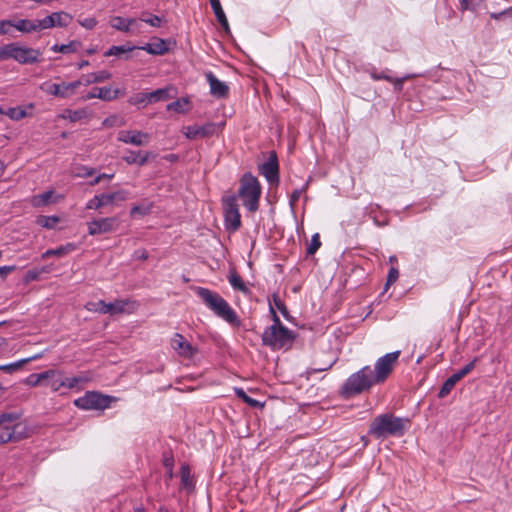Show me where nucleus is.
<instances>
[{"mask_svg": "<svg viewBox=\"0 0 512 512\" xmlns=\"http://www.w3.org/2000/svg\"><path fill=\"white\" fill-rule=\"evenodd\" d=\"M82 85L81 80H76L73 82H61V83H44L41 86V89L52 96L59 98H69L73 96L76 92V89Z\"/></svg>", "mask_w": 512, "mask_h": 512, "instance_id": "nucleus-10", "label": "nucleus"}, {"mask_svg": "<svg viewBox=\"0 0 512 512\" xmlns=\"http://www.w3.org/2000/svg\"><path fill=\"white\" fill-rule=\"evenodd\" d=\"M72 20V16L64 11L54 12L45 18L38 20L40 30L49 29L53 27H67Z\"/></svg>", "mask_w": 512, "mask_h": 512, "instance_id": "nucleus-17", "label": "nucleus"}, {"mask_svg": "<svg viewBox=\"0 0 512 512\" xmlns=\"http://www.w3.org/2000/svg\"><path fill=\"white\" fill-rule=\"evenodd\" d=\"M128 102L138 107H145L147 104L151 103L149 93L145 92L135 94L134 96L129 98Z\"/></svg>", "mask_w": 512, "mask_h": 512, "instance_id": "nucleus-40", "label": "nucleus"}, {"mask_svg": "<svg viewBox=\"0 0 512 512\" xmlns=\"http://www.w3.org/2000/svg\"><path fill=\"white\" fill-rule=\"evenodd\" d=\"M128 196L129 192L126 190H118L112 193L98 194L87 202L86 208L90 210H98L108 204L126 201Z\"/></svg>", "mask_w": 512, "mask_h": 512, "instance_id": "nucleus-9", "label": "nucleus"}, {"mask_svg": "<svg viewBox=\"0 0 512 512\" xmlns=\"http://www.w3.org/2000/svg\"><path fill=\"white\" fill-rule=\"evenodd\" d=\"M273 303L275 305V307L283 314L285 315L287 313V309H286V306L284 304V302L277 296V295H274L273 296Z\"/></svg>", "mask_w": 512, "mask_h": 512, "instance_id": "nucleus-59", "label": "nucleus"}, {"mask_svg": "<svg viewBox=\"0 0 512 512\" xmlns=\"http://www.w3.org/2000/svg\"><path fill=\"white\" fill-rule=\"evenodd\" d=\"M181 485L186 490H192L194 488V479L191 475L190 468L188 465H182L180 469Z\"/></svg>", "mask_w": 512, "mask_h": 512, "instance_id": "nucleus-33", "label": "nucleus"}, {"mask_svg": "<svg viewBox=\"0 0 512 512\" xmlns=\"http://www.w3.org/2000/svg\"><path fill=\"white\" fill-rule=\"evenodd\" d=\"M13 27V21L11 20H0V35H6L10 33V29Z\"/></svg>", "mask_w": 512, "mask_h": 512, "instance_id": "nucleus-57", "label": "nucleus"}, {"mask_svg": "<svg viewBox=\"0 0 512 512\" xmlns=\"http://www.w3.org/2000/svg\"><path fill=\"white\" fill-rule=\"evenodd\" d=\"M20 416L16 413L0 414V445L21 438Z\"/></svg>", "mask_w": 512, "mask_h": 512, "instance_id": "nucleus-6", "label": "nucleus"}, {"mask_svg": "<svg viewBox=\"0 0 512 512\" xmlns=\"http://www.w3.org/2000/svg\"><path fill=\"white\" fill-rule=\"evenodd\" d=\"M53 195H54V191L53 190L46 191V192H44L42 194L34 195L30 199V204L33 207L47 206L51 202H55L56 201V200H52Z\"/></svg>", "mask_w": 512, "mask_h": 512, "instance_id": "nucleus-30", "label": "nucleus"}, {"mask_svg": "<svg viewBox=\"0 0 512 512\" xmlns=\"http://www.w3.org/2000/svg\"><path fill=\"white\" fill-rule=\"evenodd\" d=\"M189 104L188 99L181 98L167 105V110L175 111L177 113L187 112V106Z\"/></svg>", "mask_w": 512, "mask_h": 512, "instance_id": "nucleus-42", "label": "nucleus"}, {"mask_svg": "<svg viewBox=\"0 0 512 512\" xmlns=\"http://www.w3.org/2000/svg\"><path fill=\"white\" fill-rule=\"evenodd\" d=\"M110 25L112 28L129 33L138 27L137 20L134 18H123L121 16H114L110 19Z\"/></svg>", "mask_w": 512, "mask_h": 512, "instance_id": "nucleus-23", "label": "nucleus"}, {"mask_svg": "<svg viewBox=\"0 0 512 512\" xmlns=\"http://www.w3.org/2000/svg\"><path fill=\"white\" fill-rule=\"evenodd\" d=\"M15 270V266H2L0 267V276L5 278L9 273Z\"/></svg>", "mask_w": 512, "mask_h": 512, "instance_id": "nucleus-62", "label": "nucleus"}, {"mask_svg": "<svg viewBox=\"0 0 512 512\" xmlns=\"http://www.w3.org/2000/svg\"><path fill=\"white\" fill-rule=\"evenodd\" d=\"M75 249H76V246L74 244L68 243V244H66L64 246H61L59 248L47 250L45 253H43L42 257L43 258H47V257H50V256L61 257L63 255H66V254L74 251Z\"/></svg>", "mask_w": 512, "mask_h": 512, "instance_id": "nucleus-36", "label": "nucleus"}, {"mask_svg": "<svg viewBox=\"0 0 512 512\" xmlns=\"http://www.w3.org/2000/svg\"><path fill=\"white\" fill-rule=\"evenodd\" d=\"M95 173V170L92 167L81 166L78 169V172L75 173L77 177H90Z\"/></svg>", "mask_w": 512, "mask_h": 512, "instance_id": "nucleus-56", "label": "nucleus"}, {"mask_svg": "<svg viewBox=\"0 0 512 512\" xmlns=\"http://www.w3.org/2000/svg\"><path fill=\"white\" fill-rule=\"evenodd\" d=\"M141 49L151 55H163L168 52L169 47L167 41L163 39H157L153 42L147 43L141 47Z\"/></svg>", "mask_w": 512, "mask_h": 512, "instance_id": "nucleus-26", "label": "nucleus"}, {"mask_svg": "<svg viewBox=\"0 0 512 512\" xmlns=\"http://www.w3.org/2000/svg\"><path fill=\"white\" fill-rule=\"evenodd\" d=\"M273 324L265 329L262 334V342L264 345L271 347L273 350H279L289 346L294 336L292 331L285 327L274 308L270 306Z\"/></svg>", "mask_w": 512, "mask_h": 512, "instance_id": "nucleus-3", "label": "nucleus"}, {"mask_svg": "<svg viewBox=\"0 0 512 512\" xmlns=\"http://www.w3.org/2000/svg\"><path fill=\"white\" fill-rule=\"evenodd\" d=\"M236 395L241 398L245 403L249 404L252 407H257L259 402L251 397H249L241 388L235 389Z\"/></svg>", "mask_w": 512, "mask_h": 512, "instance_id": "nucleus-48", "label": "nucleus"}, {"mask_svg": "<svg viewBox=\"0 0 512 512\" xmlns=\"http://www.w3.org/2000/svg\"><path fill=\"white\" fill-rule=\"evenodd\" d=\"M27 278L29 280H36L38 278V272L36 271H29L27 274Z\"/></svg>", "mask_w": 512, "mask_h": 512, "instance_id": "nucleus-63", "label": "nucleus"}, {"mask_svg": "<svg viewBox=\"0 0 512 512\" xmlns=\"http://www.w3.org/2000/svg\"><path fill=\"white\" fill-rule=\"evenodd\" d=\"M260 172L269 183H274L278 181L279 169L275 154L271 155L269 160L260 166Z\"/></svg>", "mask_w": 512, "mask_h": 512, "instance_id": "nucleus-21", "label": "nucleus"}, {"mask_svg": "<svg viewBox=\"0 0 512 512\" xmlns=\"http://www.w3.org/2000/svg\"><path fill=\"white\" fill-rule=\"evenodd\" d=\"M40 357H41V355L37 354V355H34V356L30 357V358L22 359L20 361L14 362V363L0 365V371L6 372V373H10V374L14 373L17 370H19L23 366V364L28 363V362H30L32 360H36V359H38Z\"/></svg>", "mask_w": 512, "mask_h": 512, "instance_id": "nucleus-34", "label": "nucleus"}, {"mask_svg": "<svg viewBox=\"0 0 512 512\" xmlns=\"http://www.w3.org/2000/svg\"><path fill=\"white\" fill-rule=\"evenodd\" d=\"M164 159L170 162H174L178 160V156L176 154H168L164 157Z\"/></svg>", "mask_w": 512, "mask_h": 512, "instance_id": "nucleus-64", "label": "nucleus"}, {"mask_svg": "<svg viewBox=\"0 0 512 512\" xmlns=\"http://www.w3.org/2000/svg\"><path fill=\"white\" fill-rule=\"evenodd\" d=\"M102 125L104 127L122 126L124 125V121L117 115H111L103 120Z\"/></svg>", "mask_w": 512, "mask_h": 512, "instance_id": "nucleus-47", "label": "nucleus"}, {"mask_svg": "<svg viewBox=\"0 0 512 512\" xmlns=\"http://www.w3.org/2000/svg\"><path fill=\"white\" fill-rule=\"evenodd\" d=\"M41 380H46V379H52L56 376H62V372L61 371H58V370H55V369H49V370H46L44 372H41V373H38Z\"/></svg>", "mask_w": 512, "mask_h": 512, "instance_id": "nucleus-53", "label": "nucleus"}, {"mask_svg": "<svg viewBox=\"0 0 512 512\" xmlns=\"http://www.w3.org/2000/svg\"><path fill=\"white\" fill-rule=\"evenodd\" d=\"M408 423V419L385 413L374 418L369 426L368 433L376 439L401 437L404 435Z\"/></svg>", "mask_w": 512, "mask_h": 512, "instance_id": "nucleus-2", "label": "nucleus"}, {"mask_svg": "<svg viewBox=\"0 0 512 512\" xmlns=\"http://www.w3.org/2000/svg\"><path fill=\"white\" fill-rule=\"evenodd\" d=\"M112 77L111 73L107 70H101L97 72L89 73L83 76L80 80L82 84L88 86L95 83H102L109 80Z\"/></svg>", "mask_w": 512, "mask_h": 512, "instance_id": "nucleus-27", "label": "nucleus"}, {"mask_svg": "<svg viewBox=\"0 0 512 512\" xmlns=\"http://www.w3.org/2000/svg\"><path fill=\"white\" fill-rule=\"evenodd\" d=\"M195 292L213 314L231 325L240 327L241 320L231 305L217 292L204 287H196Z\"/></svg>", "mask_w": 512, "mask_h": 512, "instance_id": "nucleus-1", "label": "nucleus"}, {"mask_svg": "<svg viewBox=\"0 0 512 512\" xmlns=\"http://www.w3.org/2000/svg\"><path fill=\"white\" fill-rule=\"evenodd\" d=\"M398 277H399L398 269L394 268V267H391L389 272H388L387 281H386V287L394 284L397 281Z\"/></svg>", "mask_w": 512, "mask_h": 512, "instance_id": "nucleus-54", "label": "nucleus"}, {"mask_svg": "<svg viewBox=\"0 0 512 512\" xmlns=\"http://www.w3.org/2000/svg\"><path fill=\"white\" fill-rule=\"evenodd\" d=\"M205 77L212 96L216 98H226L228 96L229 87L225 82L220 81L212 72H207Z\"/></svg>", "mask_w": 512, "mask_h": 512, "instance_id": "nucleus-20", "label": "nucleus"}, {"mask_svg": "<svg viewBox=\"0 0 512 512\" xmlns=\"http://www.w3.org/2000/svg\"><path fill=\"white\" fill-rule=\"evenodd\" d=\"M117 140L134 146H146L150 141V135L139 130H121L117 134Z\"/></svg>", "mask_w": 512, "mask_h": 512, "instance_id": "nucleus-16", "label": "nucleus"}, {"mask_svg": "<svg viewBox=\"0 0 512 512\" xmlns=\"http://www.w3.org/2000/svg\"><path fill=\"white\" fill-rule=\"evenodd\" d=\"M138 304L135 301L130 300H115L112 303H107L109 312L107 314H122L132 313L137 308Z\"/></svg>", "mask_w": 512, "mask_h": 512, "instance_id": "nucleus-22", "label": "nucleus"}, {"mask_svg": "<svg viewBox=\"0 0 512 512\" xmlns=\"http://www.w3.org/2000/svg\"><path fill=\"white\" fill-rule=\"evenodd\" d=\"M224 220L226 229L231 232L237 231L241 226V216L234 198H230L224 203Z\"/></svg>", "mask_w": 512, "mask_h": 512, "instance_id": "nucleus-13", "label": "nucleus"}, {"mask_svg": "<svg viewBox=\"0 0 512 512\" xmlns=\"http://www.w3.org/2000/svg\"><path fill=\"white\" fill-rule=\"evenodd\" d=\"M484 2L485 0H461L460 9L462 11H476Z\"/></svg>", "mask_w": 512, "mask_h": 512, "instance_id": "nucleus-45", "label": "nucleus"}, {"mask_svg": "<svg viewBox=\"0 0 512 512\" xmlns=\"http://www.w3.org/2000/svg\"><path fill=\"white\" fill-rule=\"evenodd\" d=\"M59 117L75 123L82 121L84 119H89L91 117V114L86 108H80L76 110L66 109L62 112V114Z\"/></svg>", "mask_w": 512, "mask_h": 512, "instance_id": "nucleus-25", "label": "nucleus"}, {"mask_svg": "<svg viewBox=\"0 0 512 512\" xmlns=\"http://www.w3.org/2000/svg\"><path fill=\"white\" fill-rule=\"evenodd\" d=\"M41 382H42V380H41V378H40L38 373H34V374L29 375L27 377L26 381H25V383L27 385H30L32 387H36V386L40 385Z\"/></svg>", "mask_w": 512, "mask_h": 512, "instance_id": "nucleus-58", "label": "nucleus"}, {"mask_svg": "<svg viewBox=\"0 0 512 512\" xmlns=\"http://www.w3.org/2000/svg\"><path fill=\"white\" fill-rule=\"evenodd\" d=\"M78 23L85 29L91 30V29L95 28V26L97 25L98 22H97L96 18L89 17V18H85V19H78Z\"/></svg>", "mask_w": 512, "mask_h": 512, "instance_id": "nucleus-52", "label": "nucleus"}, {"mask_svg": "<svg viewBox=\"0 0 512 512\" xmlns=\"http://www.w3.org/2000/svg\"><path fill=\"white\" fill-rule=\"evenodd\" d=\"M261 192L262 188L258 179L251 173H245L241 178L238 193L248 211L256 212L258 210Z\"/></svg>", "mask_w": 512, "mask_h": 512, "instance_id": "nucleus-5", "label": "nucleus"}, {"mask_svg": "<svg viewBox=\"0 0 512 512\" xmlns=\"http://www.w3.org/2000/svg\"><path fill=\"white\" fill-rule=\"evenodd\" d=\"M211 7L213 9V12L217 18V21L220 23V25L225 29H229L228 20L226 18V15L222 9L221 3L219 0H209Z\"/></svg>", "mask_w": 512, "mask_h": 512, "instance_id": "nucleus-32", "label": "nucleus"}, {"mask_svg": "<svg viewBox=\"0 0 512 512\" xmlns=\"http://www.w3.org/2000/svg\"><path fill=\"white\" fill-rule=\"evenodd\" d=\"M217 124L215 123H206L202 126L198 125H188L182 128V133L186 138L190 140H196L201 138H207L216 133Z\"/></svg>", "mask_w": 512, "mask_h": 512, "instance_id": "nucleus-15", "label": "nucleus"}, {"mask_svg": "<svg viewBox=\"0 0 512 512\" xmlns=\"http://www.w3.org/2000/svg\"><path fill=\"white\" fill-rule=\"evenodd\" d=\"M116 401L115 397L104 395L95 391H88L84 396L77 398L74 405L82 410H104Z\"/></svg>", "mask_w": 512, "mask_h": 512, "instance_id": "nucleus-7", "label": "nucleus"}, {"mask_svg": "<svg viewBox=\"0 0 512 512\" xmlns=\"http://www.w3.org/2000/svg\"><path fill=\"white\" fill-rule=\"evenodd\" d=\"M3 114L7 115L10 119L15 121H19L28 116L26 109L20 106L10 107L7 110H4Z\"/></svg>", "mask_w": 512, "mask_h": 512, "instance_id": "nucleus-39", "label": "nucleus"}, {"mask_svg": "<svg viewBox=\"0 0 512 512\" xmlns=\"http://www.w3.org/2000/svg\"><path fill=\"white\" fill-rule=\"evenodd\" d=\"M320 246H321L320 237H319V234L316 233L312 236L311 242L307 248V254L313 255L320 248Z\"/></svg>", "mask_w": 512, "mask_h": 512, "instance_id": "nucleus-49", "label": "nucleus"}, {"mask_svg": "<svg viewBox=\"0 0 512 512\" xmlns=\"http://www.w3.org/2000/svg\"><path fill=\"white\" fill-rule=\"evenodd\" d=\"M171 346L177 354L184 358H192L197 353V348L191 345L180 333H175L171 339Z\"/></svg>", "mask_w": 512, "mask_h": 512, "instance_id": "nucleus-18", "label": "nucleus"}, {"mask_svg": "<svg viewBox=\"0 0 512 512\" xmlns=\"http://www.w3.org/2000/svg\"><path fill=\"white\" fill-rule=\"evenodd\" d=\"M113 177H114V174H106V173L99 174L97 177H95L90 182V185L91 186L97 185L98 183H100L101 180H103V179L111 180Z\"/></svg>", "mask_w": 512, "mask_h": 512, "instance_id": "nucleus-60", "label": "nucleus"}, {"mask_svg": "<svg viewBox=\"0 0 512 512\" xmlns=\"http://www.w3.org/2000/svg\"><path fill=\"white\" fill-rule=\"evenodd\" d=\"M14 42L0 46V61L13 59Z\"/></svg>", "mask_w": 512, "mask_h": 512, "instance_id": "nucleus-46", "label": "nucleus"}, {"mask_svg": "<svg viewBox=\"0 0 512 512\" xmlns=\"http://www.w3.org/2000/svg\"><path fill=\"white\" fill-rule=\"evenodd\" d=\"M86 310L90 312H98L101 314H107L109 312V308L107 307V303L103 300H99L97 302H88L85 305Z\"/></svg>", "mask_w": 512, "mask_h": 512, "instance_id": "nucleus-41", "label": "nucleus"}, {"mask_svg": "<svg viewBox=\"0 0 512 512\" xmlns=\"http://www.w3.org/2000/svg\"><path fill=\"white\" fill-rule=\"evenodd\" d=\"M90 380V377L84 374L68 377L64 379L65 387L68 389L80 388V385Z\"/></svg>", "mask_w": 512, "mask_h": 512, "instance_id": "nucleus-37", "label": "nucleus"}, {"mask_svg": "<svg viewBox=\"0 0 512 512\" xmlns=\"http://www.w3.org/2000/svg\"><path fill=\"white\" fill-rule=\"evenodd\" d=\"M80 46L78 41H70L68 44H54L50 49L55 53L69 54L77 51Z\"/></svg>", "mask_w": 512, "mask_h": 512, "instance_id": "nucleus-35", "label": "nucleus"}, {"mask_svg": "<svg viewBox=\"0 0 512 512\" xmlns=\"http://www.w3.org/2000/svg\"><path fill=\"white\" fill-rule=\"evenodd\" d=\"M37 21H31L28 19H20L17 21H13V27L22 33H31L34 31H40V27Z\"/></svg>", "mask_w": 512, "mask_h": 512, "instance_id": "nucleus-29", "label": "nucleus"}, {"mask_svg": "<svg viewBox=\"0 0 512 512\" xmlns=\"http://www.w3.org/2000/svg\"><path fill=\"white\" fill-rule=\"evenodd\" d=\"M49 386H50V388H51V390H52V391L57 392V391H59L62 387H65L64 379L54 377V378H52V379L50 380Z\"/></svg>", "mask_w": 512, "mask_h": 512, "instance_id": "nucleus-55", "label": "nucleus"}, {"mask_svg": "<svg viewBox=\"0 0 512 512\" xmlns=\"http://www.w3.org/2000/svg\"><path fill=\"white\" fill-rule=\"evenodd\" d=\"M477 362V358L473 359L470 363L465 365L462 369L452 374L442 385L439 391V398L446 397L451 390L454 388L457 382H459L463 377L469 374L475 367Z\"/></svg>", "mask_w": 512, "mask_h": 512, "instance_id": "nucleus-14", "label": "nucleus"}, {"mask_svg": "<svg viewBox=\"0 0 512 512\" xmlns=\"http://www.w3.org/2000/svg\"><path fill=\"white\" fill-rule=\"evenodd\" d=\"M376 384V381L373 379L371 367L364 366L345 380L341 386L340 393L344 398H350L369 390Z\"/></svg>", "mask_w": 512, "mask_h": 512, "instance_id": "nucleus-4", "label": "nucleus"}, {"mask_svg": "<svg viewBox=\"0 0 512 512\" xmlns=\"http://www.w3.org/2000/svg\"><path fill=\"white\" fill-rule=\"evenodd\" d=\"M118 226L117 217L95 218L87 223L88 234L92 236L113 232Z\"/></svg>", "mask_w": 512, "mask_h": 512, "instance_id": "nucleus-12", "label": "nucleus"}, {"mask_svg": "<svg viewBox=\"0 0 512 512\" xmlns=\"http://www.w3.org/2000/svg\"><path fill=\"white\" fill-rule=\"evenodd\" d=\"M60 222V218L58 216H44L41 215L36 219V223L46 229H54L56 225Z\"/></svg>", "mask_w": 512, "mask_h": 512, "instance_id": "nucleus-38", "label": "nucleus"}, {"mask_svg": "<svg viewBox=\"0 0 512 512\" xmlns=\"http://www.w3.org/2000/svg\"><path fill=\"white\" fill-rule=\"evenodd\" d=\"M505 17H512V6L509 8H506L500 12L490 13V18L497 20V21L502 20Z\"/></svg>", "mask_w": 512, "mask_h": 512, "instance_id": "nucleus-50", "label": "nucleus"}, {"mask_svg": "<svg viewBox=\"0 0 512 512\" xmlns=\"http://www.w3.org/2000/svg\"><path fill=\"white\" fill-rule=\"evenodd\" d=\"M133 49H134L133 47H128V46H124V45L112 46L107 51H105L104 56L105 57L121 56L122 54H126V53L132 51Z\"/></svg>", "mask_w": 512, "mask_h": 512, "instance_id": "nucleus-43", "label": "nucleus"}, {"mask_svg": "<svg viewBox=\"0 0 512 512\" xmlns=\"http://www.w3.org/2000/svg\"><path fill=\"white\" fill-rule=\"evenodd\" d=\"M141 21L149 24L152 27H160L162 24V19L157 15H151L149 17H141Z\"/></svg>", "mask_w": 512, "mask_h": 512, "instance_id": "nucleus-51", "label": "nucleus"}, {"mask_svg": "<svg viewBox=\"0 0 512 512\" xmlns=\"http://www.w3.org/2000/svg\"><path fill=\"white\" fill-rule=\"evenodd\" d=\"M134 257L140 260L148 259V252L145 249H139L134 252Z\"/></svg>", "mask_w": 512, "mask_h": 512, "instance_id": "nucleus-61", "label": "nucleus"}, {"mask_svg": "<svg viewBox=\"0 0 512 512\" xmlns=\"http://www.w3.org/2000/svg\"><path fill=\"white\" fill-rule=\"evenodd\" d=\"M120 95H123L120 89H112L111 87H95L87 95L83 97V100H90L98 98L103 101H113Z\"/></svg>", "mask_w": 512, "mask_h": 512, "instance_id": "nucleus-19", "label": "nucleus"}, {"mask_svg": "<svg viewBox=\"0 0 512 512\" xmlns=\"http://www.w3.org/2000/svg\"><path fill=\"white\" fill-rule=\"evenodd\" d=\"M149 98L151 103L158 101L167 100L169 98L168 89L161 88L155 91L149 92Z\"/></svg>", "mask_w": 512, "mask_h": 512, "instance_id": "nucleus-44", "label": "nucleus"}, {"mask_svg": "<svg viewBox=\"0 0 512 512\" xmlns=\"http://www.w3.org/2000/svg\"><path fill=\"white\" fill-rule=\"evenodd\" d=\"M370 76L373 80L375 81H378V80H386L388 82H391L395 85L396 89L398 90H401L402 89V86H403V83L405 80L409 79V77H404V78H393L391 77L390 75H388L385 71H382V72H377V71H372L370 72Z\"/></svg>", "mask_w": 512, "mask_h": 512, "instance_id": "nucleus-28", "label": "nucleus"}, {"mask_svg": "<svg viewBox=\"0 0 512 512\" xmlns=\"http://www.w3.org/2000/svg\"><path fill=\"white\" fill-rule=\"evenodd\" d=\"M153 156V154L149 151H128L127 155L123 156V160L129 164H137L139 166H144L148 160Z\"/></svg>", "mask_w": 512, "mask_h": 512, "instance_id": "nucleus-24", "label": "nucleus"}, {"mask_svg": "<svg viewBox=\"0 0 512 512\" xmlns=\"http://www.w3.org/2000/svg\"><path fill=\"white\" fill-rule=\"evenodd\" d=\"M42 52L40 49L21 46L14 42L13 60L22 65L36 64L41 61Z\"/></svg>", "mask_w": 512, "mask_h": 512, "instance_id": "nucleus-11", "label": "nucleus"}, {"mask_svg": "<svg viewBox=\"0 0 512 512\" xmlns=\"http://www.w3.org/2000/svg\"><path fill=\"white\" fill-rule=\"evenodd\" d=\"M400 354L401 352L398 350L387 353L377 359L374 365V371L372 370L373 379L377 384H381L386 381L397 364Z\"/></svg>", "mask_w": 512, "mask_h": 512, "instance_id": "nucleus-8", "label": "nucleus"}, {"mask_svg": "<svg viewBox=\"0 0 512 512\" xmlns=\"http://www.w3.org/2000/svg\"><path fill=\"white\" fill-rule=\"evenodd\" d=\"M228 281L234 290L240 291L244 294H250L249 287L242 280L241 276L237 272H231L228 275Z\"/></svg>", "mask_w": 512, "mask_h": 512, "instance_id": "nucleus-31", "label": "nucleus"}]
</instances>
